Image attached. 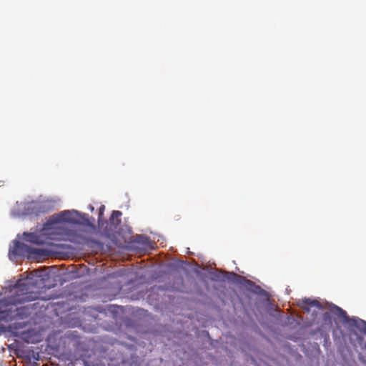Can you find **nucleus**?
Instances as JSON below:
<instances>
[{
    "instance_id": "3",
    "label": "nucleus",
    "mask_w": 366,
    "mask_h": 366,
    "mask_svg": "<svg viewBox=\"0 0 366 366\" xmlns=\"http://www.w3.org/2000/svg\"><path fill=\"white\" fill-rule=\"evenodd\" d=\"M74 213H77L76 212H70L69 210L64 211L61 213H60L58 216V221L55 222H51L50 224L53 225L50 229H59V227L56 226V224L58 222H69V223H76V221L73 217Z\"/></svg>"
},
{
    "instance_id": "12",
    "label": "nucleus",
    "mask_w": 366,
    "mask_h": 366,
    "mask_svg": "<svg viewBox=\"0 0 366 366\" xmlns=\"http://www.w3.org/2000/svg\"><path fill=\"white\" fill-rule=\"evenodd\" d=\"M136 242L144 245H147L148 243L149 242V239L143 235H138L136 237Z\"/></svg>"
},
{
    "instance_id": "1",
    "label": "nucleus",
    "mask_w": 366,
    "mask_h": 366,
    "mask_svg": "<svg viewBox=\"0 0 366 366\" xmlns=\"http://www.w3.org/2000/svg\"><path fill=\"white\" fill-rule=\"evenodd\" d=\"M38 281L31 278L19 280L10 296L0 300V320L5 322L24 320L31 314L35 304L16 307L18 305L43 299Z\"/></svg>"
},
{
    "instance_id": "5",
    "label": "nucleus",
    "mask_w": 366,
    "mask_h": 366,
    "mask_svg": "<svg viewBox=\"0 0 366 366\" xmlns=\"http://www.w3.org/2000/svg\"><path fill=\"white\" fill-rule=\"evenodd\" d=\"M347 325L350 327H355L360 332L366 334V321L356 317H352L348 320Z\"/></svg>"
},
{
    "instance_id": "6",
    "label": "nucleus",
    "mask_w": 366,
    "mask_h": 366,
    "mask_svg": "<svg viewBox=\"0 0 366 366\" xmlns=\"http://www.w3.org/2000/svg\"><path fill=\"white\" fill-rule=\"evenodd\" d=\"M122 214V213L118 210H114L112 212V213L109 217V220L110 230H114V229H117V227L120 225V224H121L120 217H121Z\"/></svg>"
},
{
    "instance_id": "11",
    "label": "nucleus",
    "mask_w": 366,
    "mask_h": 366,
    "mask_svg": "<svg viewBox=\"0 0 366 366\" xmlns=\"http://www.w3.org/2000/svg\"><path fill=\"white\" fill-rule=\"evenodd\" d=\"M104 209H105V206L104 205H101L99 209L98 224H99V226H102L104 224V222H103V215H104Z\"/></svg>"
},
{
    "instance_id": "13",
    "label": "nucleus",
    "mask_w": 366,
    "mask_h": 366,
    "mask_svg": "<svg viewBox=\"0 0 366 366\" xmlns=\"http://www.w3.org/2000/svg\"><path fill=\"white\" fill-rule=\"evenodd\" d=\"M84 366H91L89 362L86 360H84Z\"/></svg>"
},
{
    "instance_id": "14",
    "label": "nucleus",
    "mask_w": 366,
    "mask_h": 366,
    "mask_svg": "<svg viewBox=\"0 0 366 366\" xmlns=\"http://www.w3.org/2000/svg\"><path fill=\"white\" fill-rule=\"evenodd\" d=\"M90 210L93 211L94 210V207L90 206Z\"/></svg>"
},
{
    "instance_id": "16",
    "label": "nucleus",
    "mask_w": 366,
    "mask_h": 366,
    "mask_svg": "<svg viewBox=\"0 0 366 366\" xmlns=\"http://www.w3.org/2000/svg\"><path fill=\"white\" fill-rule=\"evenodd\" d=\"M48 234H54V232H49Z\"/></svg>"
},
{
    "instance_id": "7",
    "label": "nucleus",
    "mask_w": 366,
    "mask_h": 366,
    "mask_svg": "<svg viewBox=\"0 0 366 366\" xmlns=\"http://www.w3.org/2000/svg\"><path fill=\"white\" fill-rule=\"evenodd\" d=\"M29 214L38 215L44 211H41V206L39 203H32L26 209Z\"/></svg>"
},
{
    "instance_id": "17",
    "label": "nucleus",
    "mask_w": 366,
    "mask_h": 366,
    "mask_svg": "<svg viewBox=\"0 0 366 366\" xmlns=\"http://www.w3.org/2000/svg\"><path fill=\"white\" fill-rule=\"evenodd\" d=\"M39 283H40L41 285H43V282H41V280H39Z\"/></svg>"
},
{
    "instance_id": "8",
    "label": "nucleus",
    "mask_w": 366,
    "mask_h": 366,
    "mask_svg": "<svg viewBox=\"0 0 366 366\" xmlns=\"http://www.w3.org/2000/svg\"><path fill=\"white\" fill-rule=\"evenodd\" d=\"M24 240L33 244H40V242L39 241V236L34 233H29V232H24Z\"/></svg>"
},
{
    "instance_id": "4",
    "label": "nucleus",
    "mask_w": 366,
    "mask_h": 366,
    "mask_svg": "<svg viewBox=\"0 0 366 366\" xmlns=\"http://www.w3.org/2000/svg\"><path fill=\"white\" fill-rule=\"evenodd\" d=\"M299 307L302 309L306 312H309L312 307H316L318 309H322V305L316 300H311L310 298H305L299 301L298 302Z\"/></svg>"
},
{
    "instance_id": "9",
    "label": "nucleus",
    "mask_w": 366,
    "mask_h": 366,
    "mask_svg": "<svg viewBox=\"0 0 366 366\" xmlns=\"http://www.w3.org/2000/svg\"><path fill=\"white\" fill-rule=\"evenodd\" d=\"M335 314L337 317L342 319L343 322L345 323H348V320L351 319V317H348L347 312L342 310V308L335 306Z\"/></svg>"
},
{
    "instance_id": "15",
    "label": "nucleus",
    "mask_w": 366,
    "mask_h": 366,
    "mask_svg": "<svg viewBox=\"0 0 366 366\" xmlns=\"http://www.w3.org/2000/svg\"><path fill=\"white\" fill-rule=\"evenodd\" d=\"M234 274L235 276L238 277L239 278H242L241 276H238V275H237V274Z\"/></svg>"
},
{
    "instance_id": "2",
    "label": "nucleus",
    "mask_w": 366,
    "mask_h": 366,
    "mask_svg": "<svg viewBox=\"0 0 366 366\" xmlns=\"http://www.w3.org/2000/svg\"><path fill=\"white\" fill-rule=\"evenodd\" d=\"M10 253L16 256H31L39 254V249L33 248L19 241H14L12 249Z\"/></svg>"
},
{
    "instance_id": "10",
    "label": "nucleus",
    "mask_w": 366,
    "mask_h": 366,
    "mask_svg": "<svg viewBox=\"0 0 366 366\" xmlns=\"http://www.w3.org/2000/svg\"><path fill=\"white\" fill-rule=\"evenodd\" d=\"M244 285L249 288L252 292L254 293H259L261 290V287L259 285H257L254 282L249 280L244 279Z\"/></svg>"
}]
</instances>
